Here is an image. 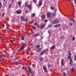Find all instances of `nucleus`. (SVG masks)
<instances>
[{"mask_svg":"<svg viewBox=\"0 0 76 76\" xmlns=\"http://www.w3.org/2000/svg\"><path fill=\"white\" fill-rule=\"evenodd\" d=\"M35 16V13H33L31 15L32 17H34Z\"/></svg>","mask_w":76,"mask_h":76,"instance_id":"21","label":"nucleus"},{"mask_svg":"<svg viewBox=\"0 0 76 76\" xmlns=\"http://www.w3.org/2000/svg\"><path fill=\"white\" fill-rule=\"evenodd\" d=\"M21 12L22 11L19 10L16 11V13H17V14H20Z\"/></svg>","mask_w":76,"mask_h":76,"instance_id":"4","label":"nucleus"},{"mask_svg":"<svg viewBox=\"0 0 76 76\" xmlns=\"http://www.w3.org/2000/svg\"><path fill=\"white\" fill-rule=\"evenodd\" d=\"M42 20H42L41 21H42Z\"/></svg>","mask_w":76,"mask_h":76,"instance_id":"59","label":"nucleus"},{"mask_svg":"<svg viewBox=\"0 0 76 76\" xmlns=\"http://www.w3.org/2000/svg\"><path fill=\"white\" fill-rule=\"evenodd\" d=\"M48 33H49V34H50V33H51V32H50V31H48Z\"/></svg>","mask_w":76,"mask_h":76,"instance_id":"44","label":"nucleus"},{"mask_svg":"<svg viewBox=\"0 0 76 76\" xmlns=\"http://www.w3.org/2000/svg\"><path fill=\"white\" fill-rule=\"evenodd\" d=\"M25 21L26 22H27V19H26L25 20Z\"/></svg>","mask_w":76,"mask_h":76,"instance_id":"40","label":"nucleus"},{"mask_svg":"<svg viewBox=\"0 0 76 76\" xmlns=\"http://www.w3.org/2000/svg\"><path fill=\"white\" fill-rule=\"evenodd\" d=\"M21 40L23 41V40H24V39H25L24 36H22L21 37Z\"/></svg>","mask_w":76,"mask_h":76,"instance_id":"18","label":"nucleus"},{"mask_svg":"<svg viewBox=\"0 0 76 76\" xmlns=\"http://www.w3.org/2000/svg\"><path fill=\"white\" fill-rule=\"evenodd\" d=\"M37 24V23H36L34 24V25H36Z\"/></svg>","mask_w":76,"mask_h":76,"instance_id":"42","label":"nucleus"},{"mask_svg":"<svg viewBox=\"0 0 76 76\" xmlns=\"http://www.w3.org/2000/svg\"><path fill=\"white\" fill-rule=\"evenodd\" d=\"M63 75H64V76H66V73H64Z\"/></svg>","mask_w":76,"mask_h":76,"instance_id":"39","label":"nucleus"},{"mask_svg":"<svg viewBox=\"0 0 76 76\" xmlns=\"http://www.w3.org/2000/svg\"><path fill=\"white\" fill-rule=\"evenodd\" d=\"M50 65H48V67H50Z\"/></svg>","mask_w":76,"mask_h":76,"instance_id":"51","label":"nucleus"},{"mask_svg":"<svg viewBox=\"0 0 76 76\" xmlns=\"http://www.w3.org/2000/svg\"><path fill=\"white\" fill-rule=\"evenodd\" d=\"M42 5V2H41V1L40 0L39 2V6H41Z\"/></svg>","mask_w":76,"mask_h":76,"instance_id":"12","label":"nucleus"},{"mask_svg":"<svg viewBox=\"0 0 76 76\" xmlns=\"http://www.w3.org/2000/svg\"><path fill=\"white\" fill-rule=\"evenodd\" d=\"M44 22H48V20H44Z\"/></svg>","mask_w":76,"mask_h":76,"instance_id":"28","label":"nucleus"},{"mask_svg":"<svg viewBox=\"0 0 76 76\" xmlns=\"http://www.w3.org/2000/svg\"><path fill=\"white\" fill-rule=\"evenodd\" d=\"M27 7L28 8H29L30 9H31V5H28V4H26V7Z\"/></svg>","mask_w":76,"mask_h":76,"instance_id":"5","label":"nucleus"},{"mask_svg":"<svg viewBox=\"0 0 76 76\" xmlns=\"http://www.w3.org/2000/svg\"><path fill=\"white\" fill-rule=\"evenodd\" d=\"M64 60L63 59H62L61 61V64L62 65H64Z\"/></svg>","mask_w":76,"mask_h":76,"instance_id":"13","label":"nucleus"},{"mask_svg":"<svg viewBox=\"0 0 76 76\" xmlns=\"http://www.w3.org/2000/svg\"><path fill=\"white\" fill-rule=\"evenodd\" d=\"M45 52V51L44 50L40 53V55H42V54H43V53H44Z\"/></svg>","mask_w":76,"mask_h":76,"instance_id":"22","label":"nucleus"},{"mask_svg":"<svg viewBox=\"0 0 76 76\" xmlns=\"http://www.w3.org/2000/svg\"><path fill=\"white\" fill-rule=\"evenodd\" d=\"M68 55H69V56H68V58H70V56H71V52L70 51L68 52Z\"/></svg>","mask_w":76,"mask_h":76,"instance_id":"8","label":"nucleus"},{"mask_svg":"<svg viewBox=\"0 0 76 76\" xmlns=\"http://www.w3.org/2000/svg\"><path fill=\"white\" fill-rule=\"evenodd\" d=\"M10 42H13V41L11 40H10Z\"/></svg>","mask_w":76,"mask_h":76,"instance_id":"45","label":"nucleus"},{"mask_svg":"<svg viewBox=\"0 0 76 76\" xmlns=\"http://www.w3.org/2000/svg\"><path fill=\"white\" fill-rule=\"evenodd\" d=\"M31 27L32 28H33V29H36V27H34V26H32Z\"/></svg>","mask_w":76,"mask_h":76,"instance_id":"20","label":"nucleus"},{"mask_svg":"<svg viewBox=\"0 0 76 76\" xmlns=\"http://www.w3.org/2000/svg\"><path fill=\"white\" fill-rule=\"evenodd\" d=\"M28 70L30 72H31V69L30 68V67H28Z\"/></svg>","mask_w":76,"mask_h":76,"instance_id":"16","label":"nucleus"},{"mask_svg":"<svg viewBox=\"0 0 76 76\" xmlns=\"http://www.w3.org/2000/svg\"><path fill=\"white\" fill-rule=\"evenodd\" d=\"M21 19L23 21H25V18L23 16H21Z\"/></svg>","mask_w":76,"mask_h":76,"instance_id":"15","label":"nucleus"},{"mask_svg":"<svg viewBox=\"0 0 76 76\" xmlns=\"http://www.w3.org/2000/svg\"><path fill=\"white\" fill-rule=\"evenodd\" d=\"M50 8L51 10H54V7H50Z\"/></svg>","mask_w":76,"mask_h":76,"instance_id":"17","label":"nucleus"},{"mask_svg":"<svg viewBox=\"0 0 76 76\" xmlns=\"http://www.w3.org/2000/svg\"><path fill=\"white\" fill-rule=\"evenodd\" d=\"M21 3H22V2L20 1H19L18 2V4L19 5V7L21 6Z\"/></svg>","mask_w":76,"mask_h":76,"instance_id":"14","label":"nucleus"},{"mask_svg":"<svg viewBox=\"0 0 76 76\" xmlns=\"http://www.w3.org/2000/svg\"><path fill=\"white\" fill-rule=\"evenodd\" d=\"M13 0H12V2H13Z\"/></svg>","mask_w":76,"mask_h":76,"instance_id":"58","label":"nucleus"},{"mask_svg":"<svg viewBox=\"0 0 76 76\" xmlns=\"http://www.w3.org/2000/svg\"><path fill=\"white\" fill-rule=\"evenodd\" d=\"M56 47V46L55 45H53L52 47L50 48L51 50H53V49H54Z\"/></svg>","mask_w":76,"mask_h":76,"instance_id":"11","label":"nucleus"},{"mask_svg":"<svg viewBox=\"0 0 76 76\" xmlns=\"http://www.w3.org/2000/svg\"><path fill=\"white\" fill-rule=\"evenodd\" d=\"M24 43H23L22 45V46H21V48L20 50V51H21V50H23V49H24V48L25 47L24 46Z\"/></svg>","mask_w":76,"mask_h":76,"instance_id":"2","label":"nucleus"},{"mask_svg":"<svg viewBox=\"0 0 76 76\" xmlns=\"http://www.w3.org/2000/svg\"><path fill=\"white\" fill-rule=\"evenodd\" d=\"M33 1L34 2V3H35V4L37 3V1L36 0H33Z\"/></svg>","mask_w":76,"mask_h":76,"instance_id":"26","label":"nucleus"},{"mask_svg":"<svg viewBox=\"0 0 76 76\" xmlns=\"http://www.w3.org/2000/svg\"><path fill=\"white\" fill-rule=\"evenodd\" d=\"M40 47V45H38L36 47L37 48H39Z\"/></svg>","mask_w":76,"mask_h":76,"instance_id":"31","label":"nucleus"},{"mask_svg":"<svg viewBox=\"0 0 76 76\" xmlns=\"http://www.w3.org/2000/svg\"><path fill=\"white\" fill-rule=\"evenodd\" d=\"M60 26V24L55 25L54 26V27H57V26Z\"/></svg>","mask_w":76,"mask_h":76,"instance_id":"23","label":"nucleus"},{"mask_svg":"<svg viewBox=\"0 0 76 76\" xmlns=\"http://www.w3.org/2000/svg\"><path fill=\"white\" fill-rule=\"evenodd\" d=\"M2 56H3V57H5V55H4V54H2Z\"/></svg>","mask_w":76,"mask_h":76,"instance_id":"38","label":"nucleus"},{"mask_svg":"<svg viewBox=\"0 0 76 76\" xmlns=\"http://www.w3.org/2000/svg\"><path fill=\"white\" fill-rule=\"evenodd\" d=\"M2 36H1V37H0V39H1V38H2Z\"/></svg>","mask_w":76,"mask_h":76,"instance_id":"50","label":"nucleus"},{"mask_svg":"<svg viewBox=\"0 0 76 76\" xmlns=\"http://www.w3.org/2000/svg\"><path fill=\"white\" fill-rule=\"evenodd\" d=\"M41 18L42 19L44 20V19H45V15H43L41 16Z\"/></svg>","mask_w":76,"mask_h":76,"instance_id":"7","label":"nucleus"},{"mask_svg":"<svg viewBox=\"0 0 76 76\" xmlns=\"http://www.w3.org/2000/svg\"><path fill=\"white\" fill-rule=\"evenodd\" d=\"M70 62L69 63V64H71V65H72V59L71 58H70Z\"/></svg>","mask_w":76,"mask_h":76,"instance_id":"10","label":"nucleus"},{"mask_svg":"<svg viewBox=\"0 0 76 76\" xmlns=\"http://www.w3.org/2000/svg\"><path fill=\"white\" fill-rule=\"evenodd\" d=\"M75 39V37H72V41H74V40Z\"/></svg>","mask_w":76,"mask_h":76,"instance_id":"25","label":"nucleus"},{"mask_svg":"<svg viewBox=\"0 0 76 76\" xmlns=\"http://www.w3.org/2000/svg\"><path fill=\"white\" fill-rule=\"evenodd\" d=\"M43 68L44 69V71H45V72H46V73L47 72V68L44 66H43Z\"/></svg>","mask_w":76,"mask_h":76,"instance_id":"6","label":"nucleus"},{"mask_svg":"<svg viewBox=\"0 0 76 76\" xmlns=\"http://www.w3.org/2000/svg\"><path fill=\"white\" fill-rule=\"evenodd\" d=\"M25 12L26 13H28V11H26Z\"/></svg>","mask_w":76,"mask_h":76,"instance_id":"47","label":"nucleus"},{"mask_svg":"<svg viewBox=\"0 0 76 76\" xmlns=\"http://www.w3.org/2000/svg\"><path fill=\"white\" fill-rule=\"evenodd\" d=\"M37 26V27H38V26Z\"/></svg>","mask_w":76,"mask_h":76,"instance_id":"53","label":"nucleus"},{"mask_svg":"<svg viewBox=\"0 0 76 76\" xmlns=\"http://www.w3.org/2000/svg\"><path fill=\"white\" fill-rule=\"evenodd\" d=\"M2 6V5L1 4V3L0 2V8H1Z\"/></svg>","mask_w":76,"mask_h":76,"instance_id":"30","label":"nucleus"},{"mask_svg":"<svg viewBox=\"0 0 76 76\" xmlns=\"http://www.w3.org/2000/svg\"><path fill=\"white\" fill-rule=\"evenodd\" d=\"M15 65H18V63L15 62Z\"/></svg>","mask_w":76,"mask_h":76,"instance_id":"35","label":"nucleus"},{"mask_svg":"<svg viewBox=\"0 0 76 76\" xmlns=\"http://www.w3.org/2000/svg\"><path fill=\"white\" fill-rule=\"evenodd\" d=\"M5 0H4V1H5Z\"/></svg>","mask_w":76,"mask_h":76,"instance_id":"55","label":"nucleus"},{"mask_svg":"<svg viewBox=\"0 0 76 76\" xmlns=\"http://www.w3.org/2000/svg\"><path fill=\"white\" fill-rule=\"evenodd\" d=\"M73 66H75V65H76V64H73Z\"/></svg>","mask_w":76,"mask_h":76,"instance_id":"49","label":"nucleus"},{"mask_svg":"<svg viewBox=\"0 0 76 76\" xmlns=\"http://www.w3.org/2000/svg\"><path fill=\"white\" fill-rule=\"evenodd\" d=\"M46 51H48V49H46Z\"/></svg>","mask_w":76,"mask_h":76,"instance_id":"54","label":"nucleus"},{"mask_svg":"<svg viewBox=\"0 0 76 76\" xmlns=\"http://www.w3.org/2000/svg\"><path fill=\"white\" fill-rule=\"evenodd\" d=\"M74 3L75 4H76V0H74Z\"/></svg>","mask_w":76,"mask_h":76,"instance_id":"37","label":"nucleus"},{"mask_svg":"<svg viewBox=\"0 0 76 76\" xmlns=\"http://www.w3.org/2000/svg\"><path fill=\"white\" fill-rule=\"evenodd\" d=\"M25 69H26V68H25V66H23V67L22 69L23 70H25Z\"/></svg>","mask_w":76,"mask_h":76,"instance_id":"33","label":"nucleus"},{"mask_svg":"<svg viewBox=\"0 0 76 76\" xmlns=\"http://www.w3.org/2000/svg\"><path fill=\"white\" fill-rule=\"evenodd\" d=\"M33 45V44L32 43H31V45Z\"/></svg>","mask_w":76,"mask_h":76,"instance_id":"48","label":"nucleus"},{"mask_svg":"<svg viewBox=\"0 0 76 76\" xmlns=\"http://www.w3.org/2000/svg\"><path fill=\"white\" fill-rule=\"evenodd\" d=\"M64 38V37H61V39H62L63 38Z\"/></svg>","mask_w":76,"mask_h":76,"instance_id":"46","label":"nucleus"},{"mask_svg":"<svg viewBox=\"0 0 76 76\" xmlns=\"http://www.w3.org/2000/svg\"><path fill=\"white\" fill-rule=\"evenodd\" d=\"M2 27H3V28H4V24H3L2 25Z\"/></svg>","mask_w":76,"mask_h":76,"instance_id":"43","label":"nucleus"},{"mask_svg":"<svg viewBox=\"0 0 76 76\" xmlns=\"http://www.w3.org/2000/svg\"><path fill=\"white\" fill-rule=\"evenodd\" d=\"M41 48H39L38 50H37L38 52L39 53V52H41Z\"/></svg>","mask_w":76,"mask_h":76,"instance_id":"24","label":"nucleus"},{"mask_svg":"<svg viewBox=\"0 0 76 76\" xmlns=\"http://www.w3.org/2000/svg\"><path fill=\"white\" fill-rule=\"evenodd\" d=\"M38 36H39V35L38 34H36L34 35V37H38Z\"/></svg>","mask_w":76,"mask_h":76,"instance_id":"19","label":"nucleus"},{"mask_svg":"<svg viewBox=\"0 0 76 76\" xmlns=\"http://www.w3.org/2000/svg\"><path fill=\"white\" fill-rule=\"evenodd\" d=\"M74 70L75 69H74L73 68H72L71 70L72 72H73Z\"/></svg>","mask_w":76,"mask_h":76,"instance_id":"32","label":"nucleus"},{"mask_svg":"<svg viewBox=\"0 0 76 76\" xmlns=\"http://www.w3.org/2000/svg\"><path fill=\"white\" fill-rule=\"evenodd\" d=\"M69 20L70 21V23L69 24L70 26L72 25V24H73L72 22H73V23H75V21L74 20V19H73L72 18H70Z\"/></svg>","mask_w":76,"mask_h":76,"instance_id":"1","label":"nucleus"},{"mask_svg":"<svg viewBox=\"0 0 76 76\" xmlns=\"http://www.w3.org/2000/svg\"><path fill=\"white\" fill-rule=\"evenodd\" d=\"M59 20H56L52 21V23H58Z\"/></svg>","mask_w":76,"mask_h":76,"instance_id":"3","label":"nucleus"},{"mask_svg":"<svg viewBox=\"0 0 76 76\" xmlns=\"http://www.w3.org/2000/svg\"><path fill=\"white\" fill-rule=\"evenodd\" d=\"M11 6H12V4H10L9 7V9H10V7H11Z\"/></svg>","mask_w":76,"mask_h":76,"instance_id":"34","label":"nucleus"},{"mask_svg":"<svg viewBox=\"0 0 76 76\" xmlns=\"http://www.w3.org/2000/svg\"><path fill=\"white\" fill-rule=\"evenodd\" d=\"M56 15V14H54V15Z\"/></svg>","mask_w":76,"mask_h":76,"instance_id":"56","label":"nucleus"},{"mask_svg":"<svg viewBox=\"0 0 76 76\" xmlns=\"http://www.w3.org/2000/svg\"><path fill=\"white\" fill-rule=\"evenodd\" d=\"M4 13H3L2 14V17L4 16Z\"/></svg>","mask_w":76,"mask_h":76,"instance_id":"41","label":"nucleus"},{"mask_svg":"<svg viewBox=\"0 0 76 76\" xmlns=\"http://www.w3.org/2000/svg\"><path fill=\"white\" fill-rule=\"evenodd\" d=\"M32 47V48H33V47Z\"/></svg>","mask_w":76,"mask_h":76,"instance_id":"57","label":"nucleus"},{"mask_svg":"<svg viewBox=\"0 0 76 76\" xmlns=\"http://www.w3.org/2000/svg\"><path fill=\"white\" fill-rule=\"evenodd\" d=\"M45 26V25L43 24L41 27V28H44Z\"/></svg>","mask_w":76,"mask_h":76,"instance_id":"27","label":"nucleus"},{"mask_svg":"<svg viewBox=\"0 0 76 76\" xmlns=\"http://www.w3.org/2000/svg\"><path fill=\"white\" fill-rule=\"evenodd\" d=\"M69 0V1H72V0Z\"/></svg>","mask_w":76,"mask_h":76,"instance_id":"52","label":"nucleus"},{"mask_svg":"<svg viewBox=\"0 0 76 76\" xmlns=\"http://www.w3.org/2000/svg\"><path fill=\"white\" fill-rule=\"evenodd\" d=\"M47 18H50V16H51V13H48L47 14Z\"/></svg>","mask_w":76,"mask_h":76,"instance_id":"9","label":"nucleus"},{"mask_svg":"<svg viewBox=\"0 0 76 76\" xmlns=\"http://www.w3.org/2000/svg\"><path fill=\"white\" fill-rule=\"evenodd\" d=\"M39 59L41 61H43V58H40Z\"/></svg>","mask_w":76,"mask_h":76,"instance_id":"29","label":"nucleus"},{"mask_svg":"<svg viewBox=\"0 0 76 76\" xmlns=\"http://www.w3.org/2000/svg\"><path fill=\"white\" fill-rule=\"evenodd\" d=\"M9 26H8V27L7 26V30H8L9 28Z\"/></svg>","mask_w":76,"mask_h":76,"instance_id":"36","label":"nucleus"}]
</instances>
